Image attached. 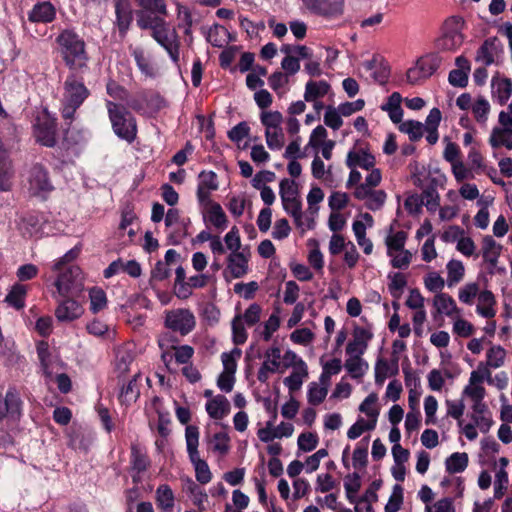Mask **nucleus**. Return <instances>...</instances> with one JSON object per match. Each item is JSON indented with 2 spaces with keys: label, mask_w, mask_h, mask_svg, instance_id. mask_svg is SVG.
Segmentation results:
<instances>
[{
  "label": "nucleus",
  "mask_w": 512,
  "mask_h": 512,
  "mask_svg": "<svg viewBox=\"0 0 512 512\" xmlns=\"http://www.w3.org/2000/svg\"><path fill=\"white\" fill-rule=\"evenodd\" d=\"M137 26L141 30H150L151 37L162 47L173 63L177 64L180 59L181 41L178 32L171 27L164 18L141 17L137 20Z\"/></svg>",
  "instance_id": "f257e3e1"
},
{
  "label": "nucleus",
  "mask_w": 512,
  "mask_h": 512,
  "mask_svg": "<svg viewBox=\"0 0 512 512\" xmlns=\"http://www.w3.org/2000/svg\"><path fill=\"white\" fill-rule=\"evenodd\" d=\"M137 26L141 30H150L151 37L162 47L173 63L177 64L180 59L181 41L178 32L171 27L164 18L141 17L137 20Z\"/></svg>",
  "instance_id": "f03ea898"
},
{
  "label": "nucleus",
  "mask_w": 512,
  "mask_h": 512,
  "mask_svg": "<svg viewBox=\"0 0 512 512\" xmlns=\"http://www.w3.org/2000/svg\"><path fill=\"white\" fill-rule=\"evenodd\" d=\"M105 105L113 132L120 139L132 143L137 136L135 118L124 106L116 104L111 100H106Z\"/></svg>",
  "instance_id": "7ed1b4c3"
},
{
  "label": "nucleus",
  "mask_w": 512,
  "mask_h": 512,
  "mask_svg": "<svg viewBox=\"0 0 512 512\" xmlns=\"http://www.w3.org/2000/svg\"><path fill=\"white\" fill-rule=\"evenodd\" d=\"M65 63L72 69H79L86 65L87 55L85 43L77 33L72 30L62 31L57 39Z\"/></svg>",
  "instance_id": "20e7f679"
},
{
  "label": "nucleus",
  "mask_w": 512,
  "mask_h": 512,
  "mask_svg": "<svg viewBox=\"0 0 512 512\" xmlns=\"http://www.w3.org/2000/svg\"><path fill=\"white\" fill-rule=\"evenodd\" d=\"M89 90L83 81L75 75H69L64 82L62 99V116L66 120H72L76 110L89 96Z\"/></svg>",
  "instance_id": "39448f33"
},
{
  "label": "nucleus",
  "mask_w": 512,
  "mask_h": 512,
  "mask_svg": "<svg viewBox=\"0 0 512 512\" xmlns=\"http://www.w3.org/2000/svg\"><path fill=\"white\" fill-rule=\"evenodd\" d=\"M185 439L189 459L194 466L195 476L201 484H207L212 479V474L206 461L199 455V430L196 426L188 425L185 429Z\"/></svg>",
  "instance_id": "423d86ee"
},
{
  "label": "nucleus",
  "mask_w": 512,
  "mask_h": 512,
  "mask_svg": "<svg viewBox=\"0 0 512 512\" xmlns=\"http://www.w3.org/2000/svg\"><path fill=\"white\" fill-rule=\"evenodd\" d=\"M55 286L59 296H79L84 289V277L81 268L77 265H71L63 271L61 270L55 281Z\"/></svg>",
  "instance_id": "0eeeda50"
},
{
  "label": "nucleus",
  "mask_w": 512,
  "mask_h": 512,
  "mask_svg": "<svg viewBox=\"0 0 512 512\" xmlns=\"http://www.w3.org/2000/svg\"><path fill=\"white\" fill-rule=\"evenodd\" d=\"M33 134L38 143L46 147H54L57 143L56 118L43 109L35 117Z\"/></svg>",
  "instance_id": "6e6552de"
},
{
  "label": "nucleus",
  "mask_w": 512,
  "mask_h": 512,
  "mask_svg": "<svg viewBox=\"0 0 512 512\" xmlns=\"http://www.w3.org/2000/svg\"><path fill=\"white\" fill-rule=\"evenodd\" d=\"M165 326L185 336L194 330L196 318L193 312L186 308L169 310L165 313Z\"/></svg>",
  "instance_id": "1a4fd4ad"
},
{
  "label": "nucleus",
  "mask_w": 512,
  "mask_h": 512,
  "mask_svg": "<svg viewBox=\"0 0 512 512\" xmlns=\"http://www.w3.org/2000/svg\"><path fill=\"white\" fill-rule=\"evenodd\" d=\"M29 192L34 196L44 198L53 190L48 171L40 164L31 167L28 175Z\"/></svg>",
  "instance_id": "9d476101"
},
{
  "label": "nucleus",
  "mask_w": 512,
  "mask_h": 512,
  "mask_svg": "<svg viewBox=\"0 0 512 512\" xmlns=\"http://www.w3.org/2000/svg\"><path fill=\"white\" fill-rule=\"evenodd\" d=\"M356 199L363 201L365 207L371 211H378L384 206L387 194L382 189L356 186L353 192Z\"/></svg>",
  "instance_id": "9b49d317"
},
{
  "label": "nucleus",
  "mask_w": 512,
  "mask_h": 512,
  "mask_svg": "<svg viewBox=\"0 0 512 512\" xmlns=\"http://www.w3.org/2000/svg\"><path fill=\"white\" fill-rule=\"evenodd\" d=\"M115 21L119 35L124 38L133 21V10L129 0H114Z\"/></svg>",
  "instance_id": "f8f14e48"
},
{
  "label": "nucleus",
  "mask_w": 512,
  "mask_h": 512,
  "mask_svg": "<svg viewBox=\"0 0 512 512\" xmlns=\"http://www.w3.org/2000/svg\"><path fill=\"white\" fill-rule=\"evenodd\" d=\"M437 69V63L434 58L425 57L419 59L416 64L408 69L407 81L411 84H417L424 79L429 78Z\"/></svg>",
  "instance_id": "ddd939ff"
},
{
  "label": "nucleus",
  "mask_w": 512,
  "mask_h": 512,
  "mask_svg": "<svg viewBox=\"0 0 512 512\" xmlns=\"http://www.w3.org/2000/svg\"><path fill=\"white\" fill-rule=\"evenodd\" d=\"M264 357L265 360L257 374V378L261 383H266L269 379V375L279 369L281 349L278 346H272L265 351Z\"/></svg>",
  "instance_id": "4468645a"
},
{
  "label": "nucleus",
  "mask_w": 512,
  "mask_h": 512,
  "mask_svg": "<svg viewBox=\"0 0 512 512\" xmlns=\"http://www.w3.org/2000/svg\"><path fill=\"white\" fill-rule=\"evenodd\" d=\"M453 24L456 25L457 22L455 20H451L446 23V27L442 36L436 41L438 49L444 51H455L462 45L464 37L458 28H449V26Z\"/></svg>",
  "instance_id": "2eb2a0df"
},
{
  "label": "nucleus",
  "mask_w": 512,
  "mask_h": 512,
  "mask_svg": "<svg viewBox=\"0 0 512 512\" xmlns=\"http://www.w3.org/2000/svg\"><path fill=\"white\" fill-rule=\"evenodd\" d=\"M82 314V306L72 296H66L65 299L59 301L55 310V316L60 322H71L78 319Z\"/></svg>",
  "instance_id": "dca6fc26"
},
{
  "label": "nucleus",
  "mask_w": 512,
  "mask_h": 512,
  "mask_svg": "<svg viewBox=\"0 0 512 512\" xmlns=\"http://www.w3.org/2000/svg\"><path fill=\"white\" fill-rule=\"evenodd\" d=\"M36 351L43 374L47 378H51L56 365L60 363L57 355L50 351L49 344L46 341H39L36 345Z\"/></svg>",
  "instance_id": "f3484780"
},
{
  "label": "nucleus",
  "mask_w": 512,
  "mask_h": 512,
  "mask_svg": "<svg viewBox=\"0 0 512 512\" xmlns=\"http://www.w3.org/2000/svg\"><path fill=\"white\" fill-rule=\"evenodd\" d=\"M372 338L373 333L370 329L364 327H356L353 331V339L349 341L346 346V353L363 355L366 352L368 343Z\"/></svg>",
  "instance_id": "a211bd4d"
},
{
  "label": "nucleus",
  "mask_w": 512,
  "mask_h": 512,
  "mask_svg": "<svg viewBox=\"0 0 512 512\" xmlns=\"http://www.w3.org/2000/svg\"><path fill=\"white\" fill-rule=\"evenodd\" d=\"M139 6L141 9L137 11L136 21L141 17L165 19L168 15L165 0H139Z\"/></svg>",
  "instance_id": "6ab92c4d"
},
{
  "label": "nucleus",
  "mask_w": 512,
  "mask_h": 512,
  "mask_svg": "<svg viewBox=\"0 0 512 512\" xmlns=\"http://www.w3.org/2000/svg\"><path fill=\"white\" fill-rule=\"evenodd\" d=\"M32 23H50L56 17V8L50 1L37 2L27 14Z\"/></svg>",
  "instance_id": "aec40b11"
},
{
  "label": "nucleus",
  "mask_w": 512,
  "mask_h": 512,
  "mask_svg": "<svg viewBox=\"0 0 512 512\" xmlns=\"http://www.w3.org/2000/svg\"><path fill=\"white\" fill-rule=\"evenodd\" d=\"M306 8L323 15H335L342 11L343 0H301Z\"/></svg>",
  "instance_id": "412c9836"
},
{
  "label": "nucleus",
  "mask_w": 512,
  "mask_h": 512,
  "mask_svg": "<svg viewBox=\"0 0 512 512\" xmlns=\"http://www.w3.org/2000/svg\"><path fill=\"white\" fill-rule=\"evenodd\" d=\"M130 464L132 471L135 473L132 475L133 481L138 482L140 480L139 475L146 471L150 465L146 452L138 444L131 445Z\"/></svg>",
  "instance_id": "4be33fe9"
},
{
  "label": "nucleus",
  "mask_w": 512,
  "mask_h": 512,
  "mask_svg": "<svg viewBox=\"0 0 512 512\" xmlns=\"http://www.w3.org/2000/svg\"><path fill=\"white\" fill-rule=\"evenodd\" d=\"M204 221L218 231H224L228 227V218L219 203L211 204L204 209Z\"/></svg>",
  "instance_id": "5701e85b"
},
{
  "label": "nucleus",
  "mask_w": 512,
  "mask_h": 512,
  "mask_svg": "<svg viewBox=\"0 0 512 512\" xmlns=\"http://www.w3.org/2000/svg\"><path fill=\"white\" fill-rule=\"evenodd\" d=\"M433 306L438 314L446 315L452 319L461 314L455 300L447 293L436 294L433 298Z\"/></svg>",
  "instance_id": "b1692460"
},
{
  "label": "nucleus",
  "mask_w": 512,
  "mask_h": 512,
  "mask_svg": "<svg viewBox=\"0 0 512 512\" xmlns=\"http://www.w3.org/2000/svg\"><path fill=\"white\" fill-rule=\"evenodd\" d=\"M227 271L233 278H241L248 272V257L244 252L234 251L227 257Z\"/></svg>",
  "instance_id": "393cba45"
},
{
  "label": "nucleus",
  "mask_w": 512,
  "mask_h": 512,
  "mask_svg": "<svg viewBox=\"0 0 512 512\" xmlns=\"http://www.w3.org/2000/svg\"><path fill=\"white\" fill-rule=\"evenodd\" d=\"M176 15L178 19V27L183 30L187 44L191 45L193 42V18L191 10L189 7L181 3H176Z\"/></svg>",
  "instance_id": "a878e982"
},
{
  "label": "nucleus",
  "mask_w": 512,
  "mask_h": 512,
  "mask_svg": "<svg viewBox=\"0 0 512 512\" xmlns=\"http://www.w3.org/2000/svg\"><path fill=\"white\" fill-rule=\"evenodd\" d=\"M502 251V245L497 243L492 236H485L482 241V256L491 269L496 268Z\"/></svg>",
  "instance_id": "bb28decb"
},
{
  "label": "nucleus",
  "mask_w": 512,
  "mask_h": 512,
  "mask_svg": "<svg viewBox=\"0 0 512 512\" xmlns=\"http://www.w3.org/2000/svg\"><path fill=\"white\" fill-rule=\"evenodd\" d=\"M346 165L349 168L360 167L370 170L375 166V157L365 150L350 151L346 158Z\"/></svg>",
  "instance_id": "cd10ccee"
},
{
  "label": "nucleus",
  "mask_w": 512,
  "mask_h": 512,
  "mask_svg": "<svg viewBox=\"0 0 512 512\" xmlns=\"http://www.w3.org/2000/svg\"><path fill=\"white\" fill-rule=\"evenodd\" d=\"M491 89L493 99L504 105L512 94V81L509 78H493Z\"/></svg>",
  "instance_id": "c85d7f7f"
},
{
  "label": "nucleus",
  "mask_w": 512,
  "mask_h": 512,
  "mask_svg": "<svg viewBox=\"0 0 512 512\" xmlns=\"http://www.w3.org/2000/svg\"><path fill=\"white\" fill-rule=\"evenodd\" d=\"M208 415L216 420L223 419L230 412V403L223 395H217L206 403Z\"/></svg>",
  "instance_id": "c756f323"
},
{
  "label": "nucleus",
  "mask_w": 512,
  "mask_h": 512,
  "mask_svg": "<svg viewBox=\"0 0 512 512\" xmlns=\"http://www.w3.org/2000/svg\"><path fill=\"white\" fill-rule=\"evenodd\" d=\"M496 300L493 293L489 290H483L478 296L476 312L483 318H493L496 315Z\"/></svg>",
  "instance_id": "7c9ffc66"
},
{
  "label": "nucleus",
  "mask_w": 512,
  "mask_h": 512,
  "mask_svg": "<svg viewBox=\"0 0 512 512\" xmlns=\"http://www.w3.org/2000/svg\"><path fill=\"white\" fill-rule=\"evenodd\" d=\"M330 84L325 80L308 81L305 85L304 100L306 102H315L330 91Z\"/></svg>",
  "instance_id": "2f4dec72"
},
{
  "label": "nucleus",
  "mask_w": 512,
  "mask_h": 512,
  "mask_svg": "<svg viewBox=\"0 0 512 512\" xmlns=\"http://www.w3.org/2000/svg\"><path fill=\"white\" fill-rule=\"evenodd\" d=\"M344 367L350 376L354 379L363 377L369 369L368 363L362 358V355L347 354Z\"/></svg>",
  "instance_id": "473e14b6"
},
{
  "label": "nucleus",
  "mask_w": 512,
  "mask_h": 512,
  "mask_svg": "<svg viewBox=\"0 0 512 512\" xmlns=\"http://www.w3.org/2000/svg\"><path fill=\"white\" fill-rule=\"evenodd\" d=\"M489 143L493 148L504 146L508 150H512V129L494 127L489 137Z\"/></svg>",
  "instance_id": "72a5a7b5"
},
{
  "label": "nucleus",
  "mask_w": 512,
  "mask_h": 512,
  "mask_svg": "<svg viewBox=\"0 0 512 512\" xmlns=\"http://www.w3.org/2000/svg\"><path fill=\"white\" fill-rule=\"evenodd\" d=\"M26 294V286L20 283H15L7 293L4 301L8 306L13 307L16 310H21L25 307Z\"/></svg>",
  "instance_id": "f704fd0d"
},
{
  "label": "nucleus",
  "mask_w": 512,
  "mask_h": 512,
  "mask_svg": "<svg viewBox=\"0 0 512 512\" xmlns=\"http://www.w3.org/2000/svg\"><path fill=\"white\" fill-rule=\"evenodd\" d=\"M206 40L214 47H223L228 42V30L221 25L215 24L207 30L203 29Z\"/></svg>",
  "instance_id": "c9c22d12"
},
{
  "label": "nucleus",
  "mask_w": 512,
  "mask_h": 512,
  "mask_svg": "<svg viewBox=\"0 0 512 512\" xmlns=\"http://www.w3.org/2000/svg\"><path fill=\"white\" fill-rule=\"evenodd\" d=\"M184 490L191 496L192 502L198 510L204 511L206 509L205 504L208 501V495L199 485L193 480L187 479Z\"/></svg>",
  "instance_id": "e433bc0d"
},
{
  "label": "nucleus",
  "mask_w": 512,
  "mask_h": 512,
  "mask_svg": "<svg viewBox=\"0 0 512 512\" xmlns=\"http://www.w3.org/2000/svg\"><path fill=\"white\" fill-rule=\"evenodd\" d=\"M174 493L169 485L162 484L156 489V503L164 512H172L174 507Z\"/></svg>",
  "instance_id": "4c0bfd02"
},
{
  "label": "nucleus",
  "mask_w": 512,
  "mask_h": 512,
  "mask_svg": "<svg viewBox=\"0 0 512 512\" xmlns=\"http://www.w3.org/2000/svg\"><path fill=\"white\" fill-rule=\"evenodd\" d=\"M497 55V47L494 39H486L477 51L475 60L484 66L494 63Z\"/></svg>",
  "instance_id": "58836bf2"
},
{
  "label": "nucleus",
  "mask_w": 512,
  "mask_h": 512,
  "mask_svg": "<svg viewBox=\"0 0 512 512\" xmlns=\"http://www.w3.org/2000/svg\"><path fill=\"white\" fill-rule=\"evenodd\" d=\"M446 269L448 287H453L463 280L465 275V267L460 260H450L446 265Z\"/></svg>",
  "instance_id": "ea45409f"
},
{
  "label": "nucleus",
  "mask_w": 512,
  "mask_h": 512,
  "mask_svg": "<svg viewBox=\"0 0 512 512\" xmlns=\"http://www.w3.org/2000/svg\"><path fill=\"white\" fill-rule=\"evenodd\" d=\"M468 465V455L466 453L455 452L445 461L446 470L450 474L463 472Z\"/></svg>",
  "instance_id": "a19ab883"
},
{
  "label": "nucleus",
  "mask_w": 512,
  "mask_h": 512,
  "mask_svg": "<svg viewBox=\"0 0 512 512\" xmlns=\"http://www.w3.org/2000/svg\"><path fill=\"white\" fill-rule=\"evenodd\" d=\"M377 401L378 395L372 392L359 405V411L370 418L369 422L375 424L377 423V418L379 416V409L376 407Z\"/></svg>",
  "instance_id": "79ce46f5"
},
{
  "label": "nucleus",
  "mask_w": 512,
  "mask_h": 512,
  "mask_svg": "<svg viewBox=\"0 0 512 512\" xmlns=\"http://www.w3.org/2000/svg\"><path fill=\"white\" fill-rule=\"evenodd\" d=\"M445 406H446V416L457 420L458 427H462V424H463L462 416L464 415V412H465L464 399L463 398L458 399V400L446 399Z\"/></svg>",
  "instance_id": "37998d69"
},
{
  "label": "nucleus",
  "mask_w": 512,
  "mask_h": 512,
  "mask_svg": "<svg viewBox=\"0 0 512 512\" xmlns=\"http://www.w3.org/2000/svg\"><path fill=\"white\" fill-rule=\"evenodd\" d=\"M361 488V478L356 472L349 474L344 479V489L346 497L350 503H355L357 493Z\"/></svg>",
  "instance_id": "c03bdc74"
},
{
  "label": "nucleus",
  "mask_w": 512,
  "mask_h": 512,
  "mask_svg": "<svg viewBox=\"0 0 512 512\" xmlns=\"http://www.w3.org/2000/svg\"><path fill=\"white\" fill-rule=\"evenodd\" d=\"M399 130L408 134L411 141H417L423 137L425 126L419 121L407 120L400 124Z\"/></svg>",
  "instance_id": "a18cd8bd"
},
{
  "label": "nucleus",
  "mask_w": 512,
  "mask_h": 512,
  "mask_svg": "<svg viewBox=\"0 0 512 512\" xmlns=\"http://www.w3.org/2000/svg\"><path fill=\"white\" fill-rule=\"evenodd\" d=\"M308 377V368L293 370L284 379V385L292 393L301 389L304 380Z\"/></svg>",
  "instance_id": "49530a36"
},
{
  "label": "nucleus",
  "mask_w": 512,
  "mask_h": 512,
  "mask_svg": "<svg viewBox=\"0 0 512 512\" xmlns=\"http://www.w3.org/2000/svg\"><path fill=\"white\" fill-rule=\"evenodd\" d=\"M407 240V233L405 231H397L393 234H389L385 238V244L387 247V255H392L393 252H397L405 249V243Z\"/></svg>",
  "instance_id": "de8ad7c7"
},
{
  "label": "nucleus",
  "mask_w": 512,
  "mask_h": 512,
  "mask_svg": "<svg viewBox=\"0 0 512 512\" xmlns=\"http://www.w3.org/2000/svg\"><path fill=\"white\" fill-rule=\"evenodd\" d=\"M506 357L505 349L500 345H493L486 354V364L491 368H500L504 365Z\"/></svg>",
  "instance_id": "09e8293b"
},
{
  "label": "nucleus",
  "mask_w": 512,
  "mask_h": 512,
  "mask_svg": "<svg viewBox=\"0 0 512 512\" xmlns=\"http://www.w3.org/2000/svg\"><path fill=\"white\" fill-rule=\"evenodd\" d=\"M481 293L479 284L477 282L466 283L458 291V298L460 302L466 305H472L474 299Z\"/></svg>",
  "instance_id": "8fccbe9b"
},
{
  "label": "nucleus",
  "mask_w": 512,
  "mask_h": 512,
  "mask_svg": "<svg viewBox=\"0 0 512 512\" xmlns=\"http://www.w3.org/2000/svg\"><path fill=\"white\" fill-rule=\"evenodd\" d=\"M360 219L354 220L352 224V230L356 240L366 236L367 228H371L374 225V219L371 214L365 212L359 215Z\"/></svg>",
  "instance_id": "3c124183"
},
{
  "label": "nucleus",
  "mask_w": 512,
  "mask_h": 512,
  "mask_svg": "<svg viewBox=\"0 0 512 512\" xmlns=\"http://www.w3.org/2000/svg\"><path fill=\"white\" fill-rule=\"evenodd\" d=\"M471 110L477 122L484 124L490 112V104L485 97L479 96L472 104Z\"/></svg>",
  "instance_id": "603ef678"
},
{
  "label": "nucleus",
  "mask_w": 512,
  "mask_h": 512,
  "mask_svg": "<svg viewBox=\"0 0 512 512\" xmlns=\"http://www.w3.org/2000/svg\"><path fill=\"white\" fill-rule=\"evenodd\" d=\"M267 146L271 150H280L285 143V136L281 126L265 131Z\"/></svg>",
  "instance_id": "864d4df0"
},
{
  "label": "nucleus",
  "mask_w": 512,
  "mask_h": 512,
  "mask_svg": "<svg viewBox=\"0 0 512 512\" xmlns=\"http://www.w3.org/2000/svg\"><path fill=\"white\" fill-rule=\"evenodd\" d=\"M90 310L93 313H98L103 310L107 305L106 293L99 287H93L89 291Z\"/></svg>",
  "instance_id": "5fc2aeb1"
},
{
  "label": "nucleus",
  "mask_w": 512,
  "mask_h": 512,
  "mask_svg": "<svg viewBox=\"0 0 512 512\" xmlns=\"http://www.w3.org/2000/svg\"><path fill=\"white\" fill-rule=\"evenodd\" d=\"M375 382L376 384H383L385 379L389 375H394L398 372L397 366L394 368V370H391L390 364L388 361L384 358H378L375 363Z\"/></svg>",
  "instance_id": "6e6d98bb"
},
{
  "label": "nucleus",
  "mask_w": 512,
  "mask_h": 512,
  "mask_svg": "<svg viewBox=\"0 0 512 512\" xmlns=\"http://www.w3.org/2000/svg\"><path fill=\"white\" fill-rule=\"evenodd\" d=\"M309 57H301L307 60L304 65V71L311 77H319L323 71L321 68V58L315 57L313 51L308 47Z\"/></svg>",
  "instance_id": "4d7b16f0"
},
{
  "label": "nucleus",
  "mask_w": 512,
  "mask_h": 512,
  "mask_svg": "<svg viewBox=\"0 0 512 512\" xmlns=\"http://www.w3.org/2000/svg\"><path fill=\"white\" fill-rule=\"evenodd\" d=\"M328 393L327 387H322L316 382L309 384L307 398L308 402L314 406L324 401Z\"/></svg>",
  "instance_id": "13d9d810"
},
{
  "label": "nucleus",
  "mask_w": 512,
  "mask_h": 512,
  "mask_svg": "<svg viewBox=\"0 0 512 512\" xmlns=\"http://www.w3.org/2000/svg\"><path fill=\"white\" fill-rule=\"evenodd\" d=\"M86 329L89 334L96 337H106L110 339L114 335V332L110 330L109 326L98 319H94L89 322L86 326Z\"/></svg>",
  "instance_id": "bf43d9fd"
},
{
  "label": "nucleus",
  "mask_w": 512,
  "mask_h": 512,
  "mask_svg": "<svg viewBox=\"0 0 512 512\" xmlns=\"http://www.w3.org/2000/svg\"><path fill=\"white\" fill-rule=\"evenodd\" d=\"M391 260L390 263L393 268L406 269L412 261V253L409 250L403 249L397 252H393L392 255H388Z\"/></svg>",
  "instance_id": "052dcab7"
},
{
  "label": "nucleus",
  "mask_w": 512,
  "mask_h": 512,
  "mask_svg": "<svg viewBox=\"0 0 512 512\" xmlns=\"http://www.w3.org/2000/svg\"><path fill=\"white\" fill-rule=\"evenodd\" d=\"M188 223L189 220L185 221L180 218V214L177 209L171 208L165 214L166 227H175V231L183 230V235H185V229Z\"/></svg>",
  "instance_id": "680f3d73"
},
{
  "label": "nucleus",
  "mask_w": 512,
  "mask_h": 512,
  "mask_svg": "<svg viewBox=\"0 0 512 512\" xmlns=\"http://www.w3.org/2000/svg\"><path fill=\"white\" fill-rule=\"evenodd\" d=\"M425 288L433 293H441V290L445 286V280L438 272H429L424 277Z\"/></svg>",
  "instance_id": "e2e57ef3"
},
{
  "label": "nucleus",
  "mask_w": 512,
  "mask_h": 512,
  "mask_svg": "<svg viewBox=\"0 0 512 512\" xmlns=\"http://www.w3.org/2000/svg\"><path fill=\"white\" fill-rule=\"evenodd\" d=\"M260 120L266 131L281 126L283 116L279 111H263Z\"/></svg>",
  "instance_id": "0e129e2a"
},
{
  "label": "nucleus",
  "mask_w": 512,
  "mask_h": 512,
  "mask_svg": "<svg viewBox=\"0 0 512 512\" xmlns=\"http://www.w3.org/2000/svg\"><path fill=\"white\" fill-rule=\"evenodd\" d=\"M403 503V488L401 485L396 484L393 487L392 495L390 496L387 504L385 505V512H398Z\"/></svg>",
  "instance_id": "69168bd1"
},
{
  "label": "nucleus",
  "mask_w": 512,
  "mask_h": 512,
  "mask_svg": "<svg viewBox=\"0 0 512 512\" xmlns=\"http://www.w3.org/2000/svg\"><path fill=\"white\" fill-rule=\"evenodd\" d=\"M242 322L241 315H236L232 321V336L233 342L237 345L244 344L247 340V332Z\"/></svg>",
  "instance_id": "338daca9"
},
{
  "label": "nucleus",
  "mask_w": 512,
  "mask_h": 512,
  "mask_svg": "<svg viewBox=\"0 0 512 512\" xmlns=\"http://www.w3.org/2000/svg\"><path fill=\"white\" fill-rule=\"evenodd\" d=\"M453 320L452 331L457 336L469 337L474 333V326L467 320L461 318V314L455 316Z\"/></svg>",
  "instance_id": "774afa93"
}]
</instances>
